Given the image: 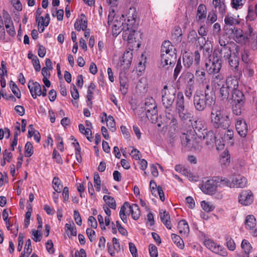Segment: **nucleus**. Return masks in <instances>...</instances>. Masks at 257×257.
I'll list each match as a JSON object with an SVG mask.
<instances>
[{"mask_svg":"<svg viewBox=\"0 0 257 257\" xmlns=\"http://www.w3.org/2000/svg\"><path fill=\"white\" fill-rule=\"evenodd\" d=\"M229 64L230 66V67L232 68V70L234 71L235 73V75L237 76H239L240 75H241V70H239L238 69V65H239V61H238V58L235 56H230V58L228 59Z\"/></svg>","mask_w":257,"mask_h":257,"instance_id":"obj_26","label":"nucleus"},{"mask_svg":"<svg viewBox=\"0 0 257 257\" xmlns=\"http://www.w3.org/2000/svg\"><path fill=\"white\" fill-rule=\"evenodd\" d=\"M246 1V0H231L230 5L235 10H240L243 8Z\"/></svg>","mask_w":257,"mask_h":257,"instance_id":"obj_45","label":"nucleus"},{"mask_svg":"<svg viewBox=\"0 0 257 257\" xmlns=\"http://www.w3.org/2000/svg\"><path fill=\"white\" fill-rule=\"evenodd\" d=\"M180 138L182 145L184 146H187L190 144V142L192 139V135L190 133H184L182 134L180 136Z\"/></svg>","mask_w":257,"mask_h":257,"instance_id":"obj_41","label":"nucleus"},{"mask_svg":"<svg viewBox=\"0 0 257 257\" xmlns=\"http://www.w3.org/2000/svg\"><path fill=\"white\" fill-rule=\"evenodd\" d=\"M224 77L220 73L213 74L211 77V84L215 88L224 85Z\"/></svg>","mask_w":257,"mask_h":257,"instance_id":"obj_29","label":"nucleus"},{"mask_svg":"<svg viewBox=\"0 0 257 257\" xmlns=\"http://www.w3.org/2000/svg\"><path fill=\"white\" fill-rule=\"evenodd\" d=\"M95 88V85L94 83L91 82L88 87L87 91V105L89 106H91L92 105V100L93 98V90Z\"/></svg>","mask_w":257,"mask_h":257,"instance_id":"obj_37","label":"nucleus"},{"mask_svg":"<svg viewBox=\"0 0 257 257\" xmlns=\"http://www.w3.org/2000/svg\"><path fill=\"white\" fill-rule=\"evenodd\" d=\"M87 27V20L84 14L80 15L79 19H77L74 24V28L76 30L80 31H84Z\"/></svg>","mask_w":257,"mask_h":257,"instance_id":"obj_24","label":"nucleus"},{"mask_svg":"<svg viewBox=\"0 0 257 257\" xmlns=\"http://www.w3.org/2000/svg\"><path fill=\"white\" fill-rule=\"evenodd\" d=\"M194 131L196 132V134L199 133L202 134V133L207 131L205 122L201 120H196L194 123Z\"/></svg>","mask_w":257,"mask_h":257,"instance_id":"obj_33","label":"nucleus"},{"mask_svg":"<svg viewBox=\"0 0 257 257\" xmlns=\"http://www.w3.org/2000/svg\"><path fill=\"white\" fill-rule=\"evenodd\" d=\"M211 121L215 128H227L231 124L228 115L219 107H213L211 112Z\"/></svg>","mask_w":257,"mask_h":257,"instance_id":"obj_1","label":"nucleus"},{"mask_svg":"<svg viewBox=\"0 0 257 257\" xmlns=\"http://www.w3.org/2000/svg\"><path fill=\"white\" fill-rule=\"evenodd\" d=\"M102 116L101 117V122H103V118H105V121L106 122L107 126L112 132H114L115 128V123L113 117L111 115L107 116L105 112L102 113Z\"/></svg>","mask_w":257,"mask_h":257,"instance_id":"obj_30","label":"nucleus"},{"mask_svg":"<svg viewBox=\"0 0 257 257\" xmlns=\"http://www.w3.org/2000/svg\"><path fill=\"white\" fill-rule=\"evenodd\" d=\"M198 135L199 137L203 138L207 145H211L215 142L217 144L218 142V141H216V136L212 131H205L204 133H202V135L198 134Z\"/></svg>","mask_w":257,"mask_h":257,"instance_id":"obj_23","label":"nucleus"},{"mask_svg":"<svg viewBox=\"0 0 257 257\" xmlns=\"http://www.w3.org/2000/svg\"><path fill=\"white\" fill-rule=\"evenodd\" d=\"M32 238L35 242H39L42 239V235L38 230L33 229L32 230Z\"/></svg>","mask_w":257,"mask_h":257,"instance_id":"obj_64","label":"nucleus"},{"mask_svg":"<svg viewBox=\"0 0 257 257\" xmlns=\"http://www.w3.org/2000/svg\"><path fill=\"white\" fill-rule=\"evenodd\" d=\"M241 248L243 251L237 254L238 257H249V254L251 252L252 247L249 242L244 239L241 243Z\"/></svg>","mask_w":257,"mask_h":257,"instance_id":"obj_22","label":"nucleus"},{"mask_svg":"<svg viewBox=\"0 0 257 257\" xmlns=\"http://www.w3.org/2000/svg\"><path fill=\"white\" fill-rule=\"evenodd\" d=\"M185 108L184 96L182 93L178 94L176 99V109L179 111Z\"/></svg>","mask_w":257,"mask_h":257,"instance_id":"obj_44","label":"nucleus"},{"mask_svg":"<svg viewBox=\"0 0 257 257\" xmlns=\"http://www.w3.org/2000/svg\"><path fill=\"white\" fill-rule=\"evenodd\" d=\"M238 82L236 78H229L226 80L225 84L222 85L220 89L219 96L222 100H226L228 99L230 91L232 92V89L238 88Z\"/></svg>","mask_w":257,"mask_h":257,"instance_id":"obj_7","label":"nucleus"},{"mask_svg":"<svg viewBox=\"0 0 257 257\" xmlns=\"http://www.w3.org/2000/svg\"><path fill=\"white\" fill-rule=\"evenodd\" d=\"M212 4L215 9L218 8L219 12L221 14H223L225 13L226 6L224 2L221 0H213Z\"/></svg>","mask_w":257,"mask_h":257,"instance_id":"obj_40","label":"nucleus"},{"mask_svg":"<svg viewBox=\"0 0 257 257\" xmlns=\"http://www.w3.org/2000/svg\"><path fill=\"white\" fill-rule=\"evenodd\" d=\"M225 238L227 248L231 251L234 250L236 248V244L234 240L229 235H226Z\"/></svg>","mask_w":257,"mask_h":257,"instance_id":"obj_48","label":"nucleus"},{"mask_svg":"<svg viewBox=\"0 0 257 257\" xmlns=\"http://www.w3.org/2000/svg\"><path fill=\"white\" fill-rule=\"evenodd\" d=\"M180 78L184 82L185 86L194 87L195 76L192 73L184 72L181 74Z\"/></svg>","mask_w":257,"mask_h":257,"instance_id":"obj_21","label":"nucleus"},{"mask_svg":"<svg viewBox=\"0 0 257 257\" xmlns=\"http://www.w3.org/2000/svg\"><path fill=\"white\" fill-rule=\"evenodd\" d=\"M229 31H231L233 34L234 40L236 42L240 44H245L248 41L247 37L245 36L242 31L239 28H231Z\"/></svg>","mask_w":257,"mask_h":257,"instance_id":"obj_15","label":"nucleus"},{"mask_svg":"<svg viewBox=\"0 0 257 257\" xmlns=\"http://www.w3.org/2000/svg\"><path fill=\"white\" fill-rule=\"evenodd\" d=\"M232 99L234 102H244V95L242 91L238 90L237 88L232 89Z\"/></svg>","mask_w":257,"mask_h":257,"instance_id":"obj_36","label":"nucleus"},{"mask_svg":"<svg viewBox=\"0 0 257 257\" xmlns=\"http://www.w3.org/2000/svg\"><path fill=\"white\" fill-rule=\"evenodd\" d=\"M107 23L109 27L111 28L112 35L115 37L120 33L121 31L120 28L121 26L123 27V26H124L123 23H121L120 22H118L116 20H112V21H111L110 20L109 15L108 16V20Z\"/></svg>","mask_w":257,"mask_h":257,"instance_id":"obj_20","label":"nucleus"},{"mask_svg":"<svg viewBox=\"0 0 257 257\" xmlns=\"http://www.w3.org/2000/svg\"><path fill=\"white\" fill-rule=\"evenodd\" d=\"M145 109L148 119L152 123H156L158 118L157 105L152 97L147 98L145 100Z\"/></svg>","mask_w":257,"mask_h":257,"instance_id":"obj_6","label":"nucleus"},{"mask_svg":"<svg viewBox=\"0 0 257 257\" xmlns=\"http://www.w3.org/2000/svg\"><path fill=\"white\" fill-rule=\"evenodd\" d=\"M256 219L252 215H247L245 220V227L250 231V233L253 236H257V227Z\"/></svg>","mask_w":257,"mask_h":257,"instance_id":"obj_13","label":"nucleus"},{"mask_svg":"<svg viewBox=\"0 0 257 257\" xmlns=\"http://www.w3.org/2000/svg\"><path fill=\"white\" fill-rule=\"evenodd\" d=\"M171 238L173 240L174 243L176 244V245L180 249H183L184 247V241L180 237V236L177 235L175 233H172L171 234Z\"/></svg>","mask_w":257,"mask_h":257,"instance_id":"obj_42","label":"nucleus"},{"mask_svg":"<svg viewBox=\"0 0 257 257\" xmlns=\"http://www.w3.org/2000/svg\"><path fill=\"white\" fill-rule=\"evenodd\" d=\"M7 70L6 63L3 61L1 62V67H0L1 84L3 88L6 86V81L4 76L5 74H7Z\"/></svg>","mask_w":257,"mask_h":257,"instance_id":"obj_38","label":"nucleus"},{"mask_svg":"<svg viewBox=\"0 0 257 257\" xmlns=\"http://www.w3.org/2000/svg\"><path fill=\"white\" fill-rule=\"evenodd\" d=\"M217 19L216 11L215 10H212L208 13L206 23L207 24H212L216 21Z\"/></svg>","mask_w":257,"mask_h":257,"instance_id":"obj_50","label":"nucleus"},{"mask_svg":"<svg viewBox=\"0 0 257 257\" xmlns=\"http://www.w3.org/2000/svg\"><path fill=\"white\" fill-rule=\"evenodd\" d=\"M179 232L182 236L187 237L190 231L189 225L185 220H180L178 224Z\"/></svg>","mask_w":257,"mask_h":257,"instance_id":"obj_27","label":"nucleus"},{"mask_svg":"<svg viewBox=\"0 0 257 257\" xmlns=\"http://www.w3.org/2000/svg\"><path fill=\"white\" fill-rule=\"evenodd\" d=\"M224 27L227 28L230 26H235L239 25L240 23V20L235 16L228 14L224 18Z\"/></svg>","mask_w":257,"mask_h":257,"instance_id":"obj_28","label":"nucleus"},{"mask_svg":"<svg viewBox=\"0 0 257 257\" xmlns=\"http://www.w3.org/2000/svg\"><path fill=\"white\" fill-rule=\"evenodd\" d=\"M206 14L207 9L205 5L203 4L199 5L197 11V21H199L206 18Z\"/></svg>","mask_w":257,"mask_h":257,"instance_id":"obj_32","label":"nucleus"},{"mask_svg":"<svg viewBox=\"0 0 257 257\" xmlns=\"http://www.w3.org/2000/svg\"><path fill=\"white\" fill-rule=\"evenodd\" d=\"M253 194L249 190H242L238 196V202L241 205L248 206L253 201Z\"/></svg>","mask_w":257,"mask_h":257,"instance_id":"obj_12","label":"nucleus"},{"mask_svg":"<svg viewBox=\"0 0 257 257\" xmlns=\"http://www.w3.org/2000/svg\"><path fill=\"white\" fill-rule=\"evenodd\" d=\"M204 245L212 252L221 256H226L227 252L226 249L211 239H206L204 241Z\"/></svg>","mask_w":257,"mask_h":257,"instance_id":"obj_10","label":"nucleus"},{"mask_svg":"<svg viewBox=\"0 0 257 257\" xmlns=\"http://www.w3.org/2000/svg\"><path fill=\"white\" fill-rule=\"evenodd\" d=\"M214 102V98L204 96L202 91H196L193 96V104L196 110L204 111Z\"/></svg>","mask_w":257,"mask_h":257,"instance_id":"obj_3","label":"nucleus"},{"mask_svg":"<svg viewBox=\"0 0 257 257\" xmlns=\"http://www.w3.org/2000/svg\"><path fill=\"white\" fill-rule=\"evenodd\" d=\"M25 156L27 157H29L33 154V147L32 144L28 142L26 143L25 147Z\"/></svg>","mask_w":257,"mask_h":257,"instance_id":"obj_61","label":"nucleus"},{"mask_svg":"<svg viewBox=\"0 0 257 257\" xmlns=\"http://www.w3.org/2000/svg\"><path fill=\"white\" fill-rule=\"evenodd\" d=\"M65 231L69 237H70L72 236H76V228L74 224L72 225L71 223H66L65 225Z\"/></svg>","mask_w":257,"mask_h":257,"instance_id":"obj_39","label":"nucleus"},{"mask_svg":"<svg viewBox=\"0 0 257 257\" xmlns=\"http://www.w3.org/2000/svg\"><path fill=\"white\" fill-rule=\"evenodd\" d=\"M103 199L110 208L113 209H115L116 206V202L112 197L108 195H104Z\"/></svg>","mask_w":257,"mask_h":257,"instance_id":"obj_47","label":"nucleus"},{"mask_svg":"<svg viewBox=\"0 0 257 257\" xmlns=\"http://www.w3.org/2000/svg\"><path fill=\"white\" fill-rule=\"evenodd\" d=\"M233 187L243 188L246 186L247 184L246 179L241 176H237L233 179Z\"/></svg>","mask_w":257,"mask_h":257,"instance_id":"obj_34","label":"nucleus"},{"mask_svg":"<svg viewBox=\"0 0 257 257\" xmlns=\"http://www.w3.org/2000/svg\"><path fill=\"white\" fill-rule=\"evenodd\" d=\"M72 144H73L74 147L75 148V155L76 159L77 161H78V162L81 163L82 162V160L81 156L80 155L81 148H80L79 144L78 142H76L75 143H73Z\"/></svg>","mask_w":257,"mask_h":257,"instance_id":"obj_51","label":"nucleus"},{"mask_svg":"<svg viewBox=\"0 0 257 257\" xmlns=\"http://www.w3.org/2000/svg\"><path fill=\"white\" fill-rule=\"evenodd\" d=\"M32 251L31 246V241L30 239H28L26 242V244L24 247V250L23 252L24 254H26V257H28L31 254Z\"/></svg>","mask_w":257,"mask_h":257,"instance_id":"obj_59","label":"nucleus"},{"mask_svg":"<svg viewBox=\"0 0 257 257\" xmlns=\"http://www.w3.org/2000/svg\"><path fill=\"white\" fill-rule=\"evenodd\" d=\"M28 88L34 99H36L37 96L41 95V86L38 82L30 80L28 83Z\"/></svg>","mask_w":257,"mask_h":257,"instance_id":"obj_17","label":"nucleus"},{"mask_svg":"<svg viewBox=\"0 0 257 257\" xmlns=\"http://www.w3.org/2000/svg\"><path fill=\"white\" fill-rule=\"evenodd\" d=\"M237 133L242 137H245L248 132V126L245 120L242 118L237 119L235 123Z\"/></svg>","mask_w":257,"mask_h":257,"instance_id":"obj_18","label":"nucleus"},{"mask_svg":"<svg viewBox=\"0 0 257 257\" xmlns=\"http://www.w3.org/2000/svg\"><path fill=\"white\" fill-rule=\"evenodd\" d=\"M53 188L57 193H60L63 189V185L59 178L55 177L52 181Z\"/></svg>","mask_w":257,"mask_h":257,"instance_id":"obj_43","label":"nucleus"},{"mask_svg":"<svg viewBox=\"0 0 257 257\" xmlns=\"http://www.w3.org/2000/svg\"><path fill=\"white\" fill-rule=\"evenodd\" d=\"M205 84H206V85L204 88V92H203V95L204 96L208 97V98H214V93L212 90L210 85L209 84H206V83Z\"/></svg>","mask_w":257,"mask_h":257,"instance_id":"obj_60","label":"nucleus"},{"mask_svg":"<svg viewBox=\"0 0 257 257\" xmlns=\"http://www.w3.org/2000/svg\"><path fill=\"white\" fill-rule=\"evenodd\" d=\"M233 131L232 130H227L224 135V140L225 141H229L231 144H233Z\"/></svg>","mask_w":257,"mask_h":257,"instance_id":"obj_55","label":"nucleus"},{"mask_svg":"<svg viewBox=\"0 0 257 257\" xmlns=\"http://www.w3.org/2000/svg\"><path fill=\"white\" fill-rule=\"evenodd\" d=\"M166 117L168 118L169 119H171V121L170 122V125L171 127H173L174 130L177 127V120L176 118H175L173 115L170 112H167L166 111Z\"/></svg>","mask_w":257,"mask_h":257,"instance_id":"obj_56","label":"nucleus"},{"mask_svg":"<svg viewBox=\"0 0 257 257\" xmlns=\"http://www.w3.org/2000/svg\"><path fill=\"white\" fill-rule=\"evenodd\" d=\"M235 104L233 105L232 111L236 115H239L241 113L242 107L244 102H235Z\"/></svg>","mask_w":257,"mask_h":257,"instance_id":"obj_49","label":"nucleus"},{"mask_svg":"<svg viewBox=\"0 0 257 257\" xmlns=\"http://www.w3.org/2000/svg\"><path fill=\"white\" fill-rule=\"evenodd\" d=\"M180 118L183 120H187L191 117V113L187 109H184L178 111Z\"/></svg>","mask_w":257,"mask_h":257,"instance_id":"obj_58","label":"nucleus"},{"mask_svg":"<svg viewBox=\"0 0 257 257\" xmlns=\"http://www.w3.org/2000/svg\"><path fill=\"white\" fill-rule=\"evenodd\" d=\"M138 26H123L121 29L122 31V38L124 40L127 41L129 43L133 42L134 38L135 33L136 32Z\"/></svg>","mask_w":257,"mask_h":257,"instance_id":"obj_14","label":"nucleus"},{"mask_svg":"<svg viewBox=\"0 0 257 257\" xmlns=\"http://www.w3.org/2000/svg\"><path fill=\"white\" fill-rule=\"evenodd\" d=\"M133 59V53L131 51H125L122 57V62L124 63H126V65H129L132 62Z\"/></svg>","mask_w":257,"mask_h":257,"instance_id":"obj_54","label":"nucleus"},{"mask_svg":"<svg viewBox=\"0 0 257 257\" xmlns=\"http://www.w3.org/2000/svg\"><path fill=\"white\" fill-rule=\"evenodd\" d=\"M219 180V178H218V180H217V183H219V185L220 186H227L229 187H233V181L232 182H230L229 180H228L226 178H223V179H220V181L218 180Z\"/></svg>","mask_w":257,"mask_h":257,"instance_id":"obj_62","label":"nucleus"},{"mask_svg":"<svg viewBox=\"0 0 257 257\" xmlns=\"http://www.w3.org/2000/svg\"><path fill=\"white\" fill-rule=\"evenodd\" d=\"M206 69L209 74L219 73L222 67V60L219 57L213 55L212 59H209L205 63Z\"/></svg>","mask_w":257,"mask_h":257,"instance_id":"obj_8","label":"nucleus"},{"mask_svg":"<svg viewBox=\"0 0 257 257\" xmlns=\"http://www.w3.org/2000/svg\"><path fill=\"white\" fill-rule=\"evenodd\" d=\"M94 184L96 190L97 192H99L101 188V180L97 172H95L94 174Z\"/></svg>","mask_w":257,"mask_h":257,"instance_id":"obj_57","label":"nucleus"},{"mask_svg":"<svg viewBox=\"0 0 257 257\" xmlns=\"http://www.w3.org/2000/svg\"><path fill=\"white\" fill-rule=\"evenodd\" d=\"M161 51V62L163 67L174 64L177 58L176 50L169 41L163 43Z\"/></svg>","mask_w":257,"mask_h":257,"instance_id":"obj_2","label":"nucleus"},{"mask_svg":"<svg viewBox=\"0 0 257 257\" xmlns=\"http://www.w3.org/2000/svg\"><path fill=\"white\" fill-rule=\"evenodd\" d=\"M151 192L152 194L155 197L159 196L160 200L162 201H164L165 200V196L164 193L163 191L162 188L158 186V187L155 188V189H153L151 190Z\"/></svg>","mask_w":257,"mask_h":257,"instance_id":"obj_46","label":"nucleus"},{"mask_svg":"<svg viewBox=\"0 0 257 257\" xmlns=\"http://www.w3.org/2000/svg\"><path fill=\"white\" fill-rule=\"evenodd\" d=\"M176 90L173 87L165 85L162 91V101L167 111H171L172 105L176 98Z\"/></svg>","mask_w":257,"mask_h":257,"instance_id":"obj_5","label":"nucleus"},{"mask_svg":"<svg viewBox=\"0 0 257 257\" xmlns=\"http://www.w3.org/2000/svg\"><path fill=\"white\" fill-rule=\"evenodd\" d=\"M123 17L125 18L126 22L124 24L125 26L133 27V26H138L136 20L137 18V13L136 8L131 7L126 12L124 15H122Z\"/></svg>","mask_w":257,"mask_h":257,"instance_id":"obj_11","label":"nucleus"},{"mask_svg":"<svg viewBox=\"0 0 257 257\" xmlns=\"http://www.w3.org/2000/svg\"><path fill=\"white\" fill-rule=\"evenodd\" d=\"M195 76L196 81L203 84H205L206 82V74L203 68L198 66L196 67Z\"/></svg>","mask_w":257,"mask_h":257,"instance_id":"obj_25","label":"nucleus"},{"mask_svg":"<svg viewBox=\"0 0 257 257\" xmlns=\"http://www.w3.org/2000/svg\"><path fill=\"white\" fill-rule=\"evenodd\" d=\"M160 216L161 221L163 222V223L168 229H171L172 226L170 221V217L169 213L166 211H164L163 212H160Z\"/></svg>","mask_w":257,"mask_h":257,"instance_id":"obj_31","label":"nucleus"},{"mask_svg":"<svg viewBox=\"0 0 257 257\" xmlns=\"http://www.w3.org/2000/svg\"><path fill=\"white\" fill-rule=\"evenodd\" d=\"M3 16L7 32L10 35L13 36L15 34V27L10 15L6 11L4 10Z\"/></svg>","mask_w":257,"mask_h":257,"instance_id":"obj_16","label":"nucleus"},{"mask_svg":"<svg viewBox=\"0 0 257 257\" xmlns=\"http://www.w3.org/2000/svg\"><path fill=\"white\" fill-rule=\"evenodd\" d=\"M220 163L222 167H225L230 163V156L228 151H224L220 158Z\"/></svg>","mask_w":257,"mask_h":257,"instance_id":"obj_35","label":"nucleus"},{"mask_svg":"<svg viewBox=\"0 0 257 257\" xmlns=\"http://www.w3.org/2000/svg\"><path fill=\"white\" fill-rule=\"evenodd\" d=\"M217 186V180L211 178L206 181H203L200 188L204 193L212 195L216 192Z\"/></svg>","mask_w":257,"mask_h":257,"instance_id":"obj_9","label":"nucleus"},{"mask_svg":"<svg viewBox=\"0 0 257 257\" xmlns=\"http://www.w3.org/2000/svg\"><path fill=\"white\" fill-rule=\"evenodd\" d=\"M27 208L28 209V211L25 214V218L24 220L25 227H28L30 224V217L32 212V206L30 204L27 205Z\"/></svg>","mask_w":257,"mask_h":257,"instance_id":"obj_53","label":"nucleus"},{"mask_svg":"<svg viewBox=\"0 0 257 257\" xmlns=\"http://www.w3.org/2000/svg\"><path fill=\"white\" fill-rule=\"evenodd\" d=\"M126 213H131L132 218L134 220H138L140 216V210L139 206L136 204L131 205L127 202L124 203L121 207L119 211V216L124 223H127V219Z\"/></svg>","mask_w":257,"mask_h":257,"instance_id":"obj_4","label":"nucleus"},{"mask_svg":"<svg viewBox=\"0 0 257 257\" xmlns=\"http://www.w3.org/2000/svg\"><path fill=\"white\" fill-rule=\"evenodd\" d=\"M213 56L219 57L221 59L222 57L225 59H228L231 56V48L229 46L222 48H218L217 49L214 50L213 52Z\"/></svg>","mask_w":257,"mask_h":257,"instance_id":"obj_19","label":"nucleus"},{"mask_svg":"<svg viewBox=\"0 0 257 257\" xmlns=\"http://www.w3.org/2000/svg\"><path fill=\"white\" fill-rule=\"evenodd\" d=\"M202 208L206 212L212 211L214 209V206L210 204L209 202L203 201L201 203Z\"/></svg>","mask_w":257,"mask_h":257,"instance_id":"obj_63","label":"nucleus"},{"mask_svg":"<svg viewBox=\"0 0 257 257\" xmlns=\"http://www.w3.org/2000/svg\"><path fill=\"white\" fill-rule=\"evenodd\" d=\"M128 84L126 79L120 78V91L123 95L127 92Z\"/></svg>","mask_w":257,"mask_h":257,"instance_id":"obj_52","label":"nucleus"}]
</instances>
